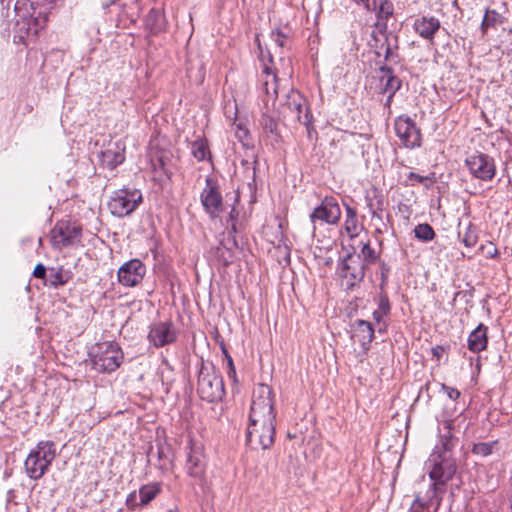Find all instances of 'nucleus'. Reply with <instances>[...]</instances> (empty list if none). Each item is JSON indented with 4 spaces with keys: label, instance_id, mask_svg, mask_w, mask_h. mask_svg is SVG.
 <instances>
[{
    "label": "nucleus",
    "instance_id": "nucleus-36",
    "mask_svg": "<svg viewBox=\"0 0 512 512\" xmlns=\"http://www.w3.org/2000/svg\"><path fill=\"white\" fill-rule=\"evenodd\" d=\"M428 180H431L430 177L428 176H422V175H419L417 173H414V172H410L408 175H407V179H406V185H415V184H422L426 187H428V183L427 181Z\"/></svg>",
    "mask_w": 512,
    "mask_h": 512
},
{
    "label": "nucleus",
    "instance_id": "nucleus-13",
    "mask_svg": "<svg viewBox=\"0 0 512 512\" xmlns=\"http://www.w3.org/2000/svg\"><path fill=\"white\" fill-rule=\"evenodd\" d=\"M146 268L138 259L124 263L118 270V281L126 287L138 285L144 278Z\"/></svg>",
    "mask_w": 512,
    "mask_h": 512
},
{
    "label": "nucleus",
    "instance_id": "nucleus-26",
    "mask_svg": "<svg viewBox=\"0 0 512 512\" xmlns=\"http://www.w3.org/2000/svg\"><path fill=\"white\" fill-rule=\"evenodd\" d=\"M356 336L362 345L369 344L374 338V330L371 323L365 320L356 321Z\"/></svg>",
    "mask_w": 512,
    "mask_h": 512
},
{
    "label": "nucleus",
    "instance_id": "nucleus-23",
    "mask_svg": "<svg viewBox=\"0 0 512 512\" xmlns=\"http://www.w3.org/2000/svg\"><path fill=\"white\" fill-rule=\"evenodd\" d=\"M263 87L267 96L273 99L277 98L278 94V76L276 72L268 65L263 68Z\"/></svg>",
    "mask_w": 512,
    "mask_h": 512
},
{
    "label": "nucleus",
    "instance_id": "nucleus-7",
    "mask_svg": "<svg viewBox=\"0 0 512 512\" xmlns=\"http://www.w3.org/2000/svg\"><path fill=\"white\" fill-rule=\"evenodd\" d=\"M200 202L210 218H217L224 210L223 197L219 181L214 176L205 178V186L200 193Z\"/></svg>",
    "mask_w": 512,
    "mask_h": 512
},
{
    "label": "nucleus",
    "instance_id": "nucleus-6",
    "mask_svg": "<svg viewBox=\"0 0 512 512\" xmlns=\"http://www.w3.org/2000/svg\"><path fill=\"white\" fill-rule=\"evenodd\" d=\"M142 202V193L136 188H123L115 191L108 202L110 212L117 217L131 214Z\"/></svg>",
    "mask_w": 512,
    "mask_h": 512
},
{
    "label": "nucleus",
    "instance_id": "nucleus-18",
    "mask_svg": "<svg viewBox=\"0 0 512 512\" xmlns=\"http://www.w3.org/2000/svg\"><path fill=\"white\" fill-rule=\"evenodd\" d=\"M441 23L434 16H422L413 23L414 31L423 39L433 42L436 33L439 31Z\"/></svg>",
    "mask_w": 512,
    "mask_h": 512
},
{
    "label": "nucleus",
    "instance_id": "nucleus-12",
    "mask_svg": "<svg viewBox=\"0 0 512 512\" xmlns=\"http://www.w3.org/2000/svg\"><path fill=\"white\" fill-rule=\"evenodd\" d=\"M341 218V210L337 201L333 197H326L321 204L310 214L312 223L317 221L327 224H336Z\"/></svg>",
    "mask_w": 512,
    "mask_h": 512
},
{
    "label": "nucleus",
    "instance_id": "nucleus-21",
    "mask_svg": "<svg viewBox=\"0 0 512 512\" xmlns=\"http://www.w3.org/2000/svg\"><path fill=\"white\" fill-rule=\"evenodd\" d=\"M488 345V327L479 324L468 336L467 347L473 353L484 351Z\"/></svg>",
    "mask_w": 512,
    "mask_h": 512
},
{
    "label": "nucleus",
    "instance_id": "nucleus-50",
    "mask_svg": "<svg viewBox=\"0 0 512 512\" xmlns=\"http://www.w3.org/2000/svg\"><path fill=\"white\" fill-rule=\"evenodd\" d=\"M227 358H228V365H229V368H230V373L235 375V369H234L232 358L230 356H228Z\"/></svg>",
    "mask_w": 512,
    "mask_h": 512
},
{
    "label": "nucleus",
    "instance_id": "nucleus-14",
    "mask_svg": "<svg viewBox=\"0 0 512 512\" xmlns=\"http://www.w3.org/2000/svg\"><path fill=\"white\" fill-rule=\"evenodd\" d=\"M126 145L123 140L108 141L101 151V164L114 169L125 160Z\"/></svg>",
    "mask_w": 512,
    "mask_h": 512
},
{
    "label": "nucleus",
    "instance_id": "nucleus-39",
    "mask_svg": "<svg viewBox=\"0 0 512 512\" xmlns=\"http://www.w3.org/2000/svg\"><path fill=\"white\" fill-rule=\"evenodd\" d=\"M155 177L159 180V181H162L164 179H169L170 178V173L168 172V170L165 168L164 166V163L162 162V160H159V169H157L155 167Z\"/></svg>",
    "mask_w": 512,
    "mask_h": 512
},
{
    "label": "nucleus",
    "instance_id": "nucleus-46",
    "mask_svg": "<svg viewBox=\"0 0 512 512\" xmlns=\"http://www.w3.org/2000/svg\"><path fill=\"white\" fill-rule=\"evenodd\" d=\"M389 303L386 299H382L380 304H379V308H378V311H382V314H387L389 312Z\"/></svg>",
    "mask_w": 512,
    "mask_h": 512
},
{
    "label": "nucleus",
    "instance_id": "nucleus-48",
    "mask_svg": "<svg viewBox=\"0 0 512 512\" xmlns=\"http://www.w3.org/2000/svg\"><path fill=\"white\" fill-rule=\"evenodd\" d=\"M385 315H386V314H382V311H378V310H376V311H374V313H373V318H374V320H376L377 322H380V321L382 320L383 316H385Z\"/></svg>",
    "mask_w": 512,
    "mask_h": 512
},
{
    "label": "nucleus",
    "instance_id": "nucleus-44",
    "mask_svg": "<svg viewBox=\"0 0 512 512\" xmlns=\"http://www.w3.org/2000/svg\"><path fill=\"white\" fill-rule=\"evenodd\" d=\"M46 275V268L43 264L39 263L36 265L33 271V276L39 279H43Z\"/></svg>",
    "mask_w": 512,
    "mask_h": 512
},
{
    "label": "nucleus",
    "instance_id": "nucleus-29",
    "mask_svg": "<svg viewBox=\"0 0 512 512\" xmlns=\"http://www.w3.org/2000/svg\"><path fill=\"white\" fill-rule=\"evenodd\" d=\"M502 22L503 17L500 13L496 10L487 9L481 23V30L483 33H486L489 28L495 27L497 24H501Z\"/></svg>",
    "mask_w": 512,
    "mask_h": 512
},
{
    "label": "nucleus",
    "instance_id": "nucleus-24",
    "mask_svg": "<svg viewBox=\"0 0 512 512\" xmlns=\"http://www.w3.org/2000/svg\"><path fill=\"white\" fill-rule=\"evenodd\" d=\"M146 28L153 34H158L165 30V19L163 14L156 9H151L145 19Z\"/></svg>",
    "mask_w": 512,
    "mask_h": 512
},
{
    "label": "nucleus",
    "instance_id": "nucleus-20",
    "mask_svg": "<svg viewBox=\"0 0 512 512\" xmlns=\"http://www.w3.org/2000/svg\"><path fill=\"white\" fill-rule=\"evenodd\" d=\"M79 235L80 231L77 228H70L64 223L57 224L52 230V242L57 247H65L73 243Z\"/></svg>",
    "mask_w": 512,
    "mask_h": 512
},
{
    "label": "nucleus",
    "instance_id": "nucleus-32",
    "mask_svg": "<svg viewBox=\"0 0 512 512\" xmlns=\"http://www.w3.org/2000/svg\"><path fill=\"white\" fill-rule=\"evenodd\" d=\"M384 72L385 74L382 77V81H385L384 92L395 94V92L399 90L401 87V81L397 77L392 75L390 70H386Z\"/></svg>",
    "mask_w": 512,
    "mask_h": 512
},
{
    "label": "nucleus",
    "instance_id": "nucleus-47",
    "mask_svg": "<svg viewBox=\"0 0 512 512\" xmlns=\"http://www.w3.org/2000/svg\"><path fill=\"white\" fill-rule=\"evenodd\" d=\"M353 3H355L358 6H363L366 11H371V4L369 0H351Z\"/></svg>",
    "mask_w": 512,
    "mask_h": 512
},
{
    "label": "nucleus",
    "instance_id": "nucleus-19",
    "mask_svg": "<svg viewBox=\"0 0 512 512\" xmlns=\"http://www.w3.org/2000/svg\"><path fill=\"white\" fill-rule=\"evenodd\" d=\"M368 44L378 57H384L385 60L394 54L385 30L373 31Z\"/></svg>",
    "mask_w": 512,
    "mask_h": 512
},
{
    "label": "nucleus",
    "instance_id": "nucleus-16",
    "mask_svg": "<svg viewBox=\"0 0 512 512\" xmlns=\"http://www.w3.org/2000/svg\"><path fill=\"white\" fill-rule=\"evenodd\" d=\"M47 22L46 14L39 13L37 17H33L29 20L22 18L17 21L16 33L19 40L25 43L26 38H35L39 31L44 28Z\"/></svg>",
    "mask_w": 512,
    "mask_h": 512
},
{
    "label": "nucleus",
    "instance_id": "nucleus-10",
    "mask_svg": "<svg viewBox=\"0 0 512 512\" xmlns=\"http://www.w3.org/2000/svg\"><path fill=\"white\" fill-rule=\"evenodd\" d=\"M365 267L359 257L349 254L339 264L338 274L345 281L347 288H352L363 280Z\"/></svg>",
    "mask_w": 512,
    "mask_h": 512
},
{
    "label": "nucleus",
    "instance_id": "nucleus-22",
    "mask_svg": "<svg viewBox=\"0 0 512 512\" xmlns=\"http://www.w3.org/2000/svg\"><path fill=\"white\" fill-rule=\"evenodd\" d=\"M345 212L344 230L349 238L354 239L359 236L364 226L358 221L357 212L354 208L345 205Z\"/></svg>",
    "mask_w": 512,
    "mask_h": 512
},
{
    "label": "nucleus",
    "instance_id": "nucleus-30",
    "mask_svg": "<svg viewBox=\"0 0 512 512\" xmlns=\"http://www.w3.org/2000/svg\"><path fill=\"white\" fill-rule=\"evenodd\" d=\"M57 0H16L15 10L20 13L21 11H26L27 6L29 5L31 9H35L37 7H44L48 5H52Z\"/></svg>",
    "mask_w": 512,
    "mask_h": 512
},
{
    "label": "nucleus",
    "instance_id": "nucleus-40",
    "mask_svg": "<svg viewBox=\"0 0 512 512\" xmlns=\"http://www.w3.org/2000/svg\"><path fill=\"white\" fill-rule=\"evenodd\" d=\"M68 281V278L64 275L62 269L56 271L51 280V284L54 286L63 285Z\"/></svg>",
    "mask_w": 512,
    "mask_h": 512
},
{
    "label": "nucleus",
    "instance_id": "nucleus-4",
    "mask_svg": "<svg viewBox=\"0 0 512 512\" xmlns=\"http://www.w3.org/2000/svg\"><path fill=\"white\" fill-rule=\"evenodd\" d=\"M92 367L101 373L115 371L123 362L120 346L111 341L98 343L90 353Z\"/></svg>",
    "mask_w": 512,
    "mask_h": 512
},
{
    "label": "nucleus",
    "instance_id": "nucleus-53",
    "mask_svg": "<svg viewBox=\"0 0 512 512\" xmlns=\"http://www.w3.org/2000/svg\"><path fill=\"white\" fill-rule=\"evenodd\" d=\"M332 263V259L331 258H328L325 260V264L326 265H330Z\"/></svg>",
    "mask_w": 512,
    "mask_h": 512
},
{
    "label": "nucleus",
    "instance_id": "nucleus-1",
    "mask_svg": "<svg viewBox=\"0 0 512 512\" xmlns=\"http://www.w3.org/2000/svg\"><path fill=\"white\" fill-rule=\"evenodd\" d=\"M273 391L267 384H258L253 390L247 427V440L252 446L269 449L275 439Z\"/></svg>",
    "mask_w": 512,
    "mask_h": 512
},
{
    "label": "nucleus",
    "instance_id": "nucleus-38",
    "mask_svg": "<svg viewBox=\"0 0 512 512\" xmlns=\"http://www.w3.org/2000/svg\"><path fill=\"white\" fill-rule=\"evenodd\" d=\"M271 37L277 46L284 47L287 36L281 30H273Z\"/></svg>",
    "mask_w": 512,
    "mask_h": 512
},
{
    "label": "nucleus",
    "instance_id": "nucleus-42",
    "mask_svg": "<svg viewBox=\"0 0 512 512\" xmlns=\"http://www.w3.org/2000/svg\"><path fill=\"white\" fill-rule=\"evenodd\" d=\"M428 503L421 500L420 496H416L411 506L410 512H422Z\"/></svg>",
    "mask_w": 512,
    "mask_h": 512
},
{
    "label": "nucleus",
    "instance_id": "nucleus-11",
    "mask_svg": "<svg viewBox=\"0 0 512 512\" xmlns=\"http://www.w3.org/2000/svg\"><path fill=\"white\" fill-rule=\"evenodd\" d=\"M395 132L403 145L407 148L418 147L421 144V135L415 123L409 118L400 116L395 120Z\"/></svg>",
    "mask_w": 512,
    "mask_h": 512
},
{
    "label": "nucleus",
    "instance_id": "nucleus-28",
    "mask_svg": "<svg viewBox=\"0 0 512 512\" xmlns=\"http://www.w3.org/2000/svg\"><path fill=\"white\" fill-rule=\"evenodd\" d=\"M359 257L362 263L365 266L374 264L378 259V253L373 249L370 245V241L367 239L365 241L361 240V250L360 253L356 256Z\"/></svg>",
    "mask_w": 512,
    "mask_h": 512
},
{
    "label": "nucleus",
    "instance_id": "nucleus-17",
    "mask_svg": "<svg viewBox=\"0 0 512 512\" xmlns=\"http://www.w3.org/2000/svg\"><path fill=\"white\" fill-rule=\"evenodd\" d=\"M286 106L297 121L302 124L309 123L307 100L301 93L294 90L291 91L287 96Z\"/></svg>",
    "mask_w": 512,
    "mask_h": 512
},
{
    "label": "nucleus",
    "instance_id": "nucleus-8",
    "mask_svg": "<svg viewBox=\"0 0 512 512\" xmlns=\"http://www.w3.org/2000/svg\"><path fill=\"white\" fill-rule=\"evenodd\" d=\"M465 166L473 178L484 182L491 181L496 174L495 160L484 153L469 155L465 160Z\"/></svg>",
    "mask_w": 512,
    "mask_h": 512
},
{
    "label": "nucleus",
    "instance_id": "nucleus-52",
    "mask_svg": "<svg viewBox=\"0 0 512 512\" xmlns=\"http://www.w3.org/2000/svg\"><path fill=\"white\" fill-rule=\"evenodd\" d=\"M490 257H496L498 255V251L496 248H493V251L489 252Z\"/></svg>",
    "mask_w": 512,
    "mask_h": 512
},
{
    "label": "nucleus",
    "instance_id": "nucleus-2",
    "mask_svg": "<svg viewBox=\"0 0 512 512\" xmlns=\"http://www.w3.org/2000/svg\"><path fill=\"white\" fill-rule=\"evenodd\" d=\"M428 475L431 480L429 499L435 497L439 492L445 491L446 484L452 480L457 465L455 459L449 452V442L447 439L441 440L433 449L425 463Z\"/></svg>",
    "mask_w": 512,
    "mask_h": 512
},
{
    "label": "nucleus",
    "instance_id": "nucleus-55",
    "mask_svg": "<svg viewBox=\"0 0 512 512\" xmlns=\"http://www.w3.org/2000/svg\"><path fill=\"white\" fill-rule=\"evenodd\" d=\"M167 512H178L177 510H169Z\"/></svg>",
    "mask_w": 512,
    "mask_h": 512
},
{
    "label": "nucleus",
    "instance_id": "nucleus-54",
    "mask_svg": "<svg viewBox=\"0 0 512 512\" xmlns=\"http://www.w3.org/2000/svg\"><path fill=\"white\" fill-rule=\"evenodd\" d=\"M372 216H376V212L375 211H372Z\"/></svg>",
    "mask_w": 512,
    "mask_h": 512
},
{
    "label": "nucleus",
    "instance_id": "nucleus-45",
    "mask_svg": "<svg viewBox=\"0 0 512 512\" xmlns=\"http://www.w3.org/2000/svg\"><path fill=\"white\" fill-rule=\"evenodd\" d=\"M126 505L131 510H134L138 506V503L136 502V492H132L128 495Z\"/></svg>",
    "mask_w": 512,
    "mask_h": 512
},
{
    "label": "nucleus",
    "instance_id": "nucleus-41",
    "mask_svg": "<svg viewBox=\"0 0 512 512\" xmlns=\"http://www.w3.org/2000/svg\"><path fill=\"white\" fill-rule=\"evenodd\" d=\"M463 243L466 247H473L477 243V237L468 229L463 237Z\"/></svg>",
    "mask_w": 512,
    "mask_h": 512
},
{
    "label": "nucleus",
    "instance_id": "nucleus-15",
    "mask_svg": "<svg viewBox=\"0 0 512 512\" xmlns=\"http://www.w3.org/2000/svg\"><path fill=\"white\" fill-rule=\"evenodd\" d=\"M148 339L155 347H163L175 342L177 332L172 323L158 322L151 325Z\"/></svg>",
    "mask_w": 512,
    "mask_h": 512
},
{
    "label": "nucleus",
    "instance_id": "nucleus-31",
    "mask_svg": "<svg viewBox=\"0 0 512 512\" xmlns=\"http://www.w3.org/2000/svg\"><path fill=\"white\" fill-rule=\"evenodd\" d=\"M191 152L198 161H204L210 157L208 145L204 140L194 141L192 143Z\"/></svg>",
    "mask_w": 512,
    "mask_h": 512
},
{
    "label": "nucleus",
    "instance_id": "nucleus-33",
    "mask_svg": "<svg viewBox=\"0 0 512 512\" xmlns=\"http://www.w3.org/2000/svg\"><path fill=\"white\" fill-rule=\"evenodd\" d=\"M415 237L421 241L428 242L434 239L435 232L431 225L427 223L418 224L414 228Z\"/></svg>",
    "mask_w": 512,
    "mask_h": 512
},
{
    "label": "nucleus",
    "instance_id": "nucleus-49",
    "mask_svg": "<svg viewBox=\"0 0 512 512\" xmlns=\"http://www.w3.org/2000/svg\"><path fill=\"white\" fill-rule=\"evenodd\" d=\"M442 351H443V348L440 347V346H437V347L432 349L433 354L435 356H437L438 358H440Z\"/></svg>",
    "mask_w": 512,
    "mask_h": 512
},
{
    "label": "nucleus",
    "instance_id": "nucleus-34",
    "mask_svg": "<svg viewBox=\"0 0 512 512\" xmlns=\"http://www.w3.org/2000/svg\"><path fill=\"white\" fill-rule=\"evenodd\" d=\"M497 446V441L479 442L473 445L472 453L481 457L491 455Z\"/></svg>",
    "mask_w": 512,
    "mask_h": 512
},
{
    "label": "nucleus",
    "instance_id": "nucleus-43",
    "mask_svg": "<svg viewBox=\"0 0 512 512\" xmlns=\"http://www.w3.org/2000/svg\"><path fill=\"white\" fill-rule=\"evenodd\" d=\"M442 389L446 392V395L452 400H457L460 397V391L456 388L443 384Z\"/></svg>",
    "mask_w": 512,
    "mask_h": 512
},
{
    "label": "nucleus",
    "instance_id": "nucleus-51",
    "mask_svg": "<svg viewBox=\"0 0 512 512\" xmlns=\"http://www.w3.org/2000/svg\"><path fill=\"white\" fill-rule=\"evenodd\" d=\"M393 96H394V94L388 93V97L385 102L386 106H390Z\"/></svg>",
    "mask_w": 512,
    "mask_h": 512
},
{
    "label": "nucleus",
    "instance_id": "nucleus-25",
    "mask_svg": "<svg viewBox=\"0 0 512 512\" xmlns=\"http://www.w3.org/2000/svg\"><path fill=\"white\" fill-rule=\"evenodd\" d=\"M372 11L376 12L379 21H387L393 15L394 6L390 0H373Z\"/></svg>",
    "mask_w": 512,
    "mask_h": 512
},
{
    "label": "nucleus",
    "instance_id": "nucleus-27",
    "mask_svg": "<svg viewBox=\"0 0 512 512\" xmlns=\"http://www.w3.org/2000/svg\"><path fill=\"white\" fill-rule=\"evenodd\" d=\"M161 486L159 483H149L139 489L140 505L149 504L159 493Z\"/></svg>",
    "mask_w": 512,
    "mask_h": 512
},
{
    "label": "nucleus",
    "instance_id": "nucleus-35",
    "mask_svg": "<svg viewBox=\"0 0 512 512\" xmlns=\"http://www.w3.org/2000/svg\"><path fill=\"white\" fill-rule=\"evenodd\" d=\"M260 126L265 132L274 134L277 132V122L274 117L264 113L259 120Z\"/></svg>",
    "mask_w": 512,
    "mask_h": 512
},
{
    "label": "nucleus",
    "instance_id": "nucleus-9",
    "mask_svg": "<svg viewBox=\"0 0 512 512\" xmlns=\"http://www.w3.org/2000/svg\"><path fill=\"white\" fill-rule=\"evenodd\" d=\"M188 475L197 480H202L206 471V457L202 443L189 440L185 464Z\"/></svg>",
    "mask_w": 512,
    "mask_h": 512
},
{
    "label": "nucleus",
    "instance_id": "nucleus-5",
    "mask_svg": "<svg viewBox=\"0 0 512 512\" xmlns=\"http://www.w3.org/2000/svg\"><path fill=\"white\" fill-rule=\"evenodd\" d=\"M197 391L200 397L208 402L219 400L224 395V385L219 372L212 365H202Z\"/></svg>",
    "mask_w": 512,
    "mask_h": 512
},
{
    "label": "nucleus",
    "instance_id": "nucleus-37",
    "mask_svg": "<svg viewBox=\"0 0 512 512\" xmlns=\"http://www.w3.org/2000/svg\"><path fill=\"white\" fill-rule=\"evenodd\" d=\"M235 136L240 142L246 145V141L249 137V131L241 123H238L235 128Z\"/></svg>",
    "mask_w": 512,
    "mask_h": 512
},
{
    "label": "nucleus",
    "instance_id": "nucleus-3",
    "mask_svg": "<svg viewBox=\"0 0 512 512\" xmlns=\"http://www.w3.org/2000/svg\"><path fill=\"white\" fill-rule=\"evenodd\" d=\"M56 446L54 442L40 441L30 451L25 460V470L31 479H40L48 470L56 457Z\"/></svg>",
    "mask_w": 512,
    "mask_h": 512
}]
</instances>
